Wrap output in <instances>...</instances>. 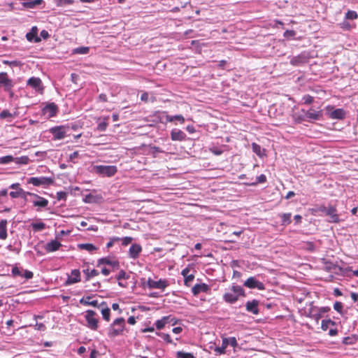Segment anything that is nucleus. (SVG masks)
I'll list each match as a JSON object with an SVG mask.
<instances>
[{"mask_svg": "<svg viewBox=\"0 0 358 358\" xmlns=\"http://www.w3.org/2000/svg\"><path fill=\"white\" fill-rule=\"evenodd\" d=\"M124 327L125 320L123 317L115 319L108 328V336L110 338H115L122 334Z\"/></svg>", "mask_w": 358, "mask_h": 358, "instance_id": "1", "label": "nucleus"}, {"mask_svg": "<svg viewBox=\"0 0 358 358\" xmlns=\"http://www.w3.org/2000/svg\"><path fill=\"white\" fill-rule=\"evenodd\" d=\"M231 291L232 292H227L223 295V299L227 303H234L238 301L239 296H245V291L241 286L233 285Z\"/></svg>", "mask_w": 358, "mask_h": 358, "instance_id": "2", "label": "nucleus"}, {"mask_svg": "<svg viewBox=\"0 0 358 358\" xmlns=\"http://www.w3.org/2000/svg\"><path fill=\"white\" fill-rule=\"evenodd\" d=\"M48 131L52 135L54 141L62 140L71 135V134H68V127L64 124L52 127Z\"/></svg>", "mask_w": 358, "mask_h": 358, "instance_id": "3", "label": "nucleus"}, {"mask_svg": "<svg viewBox=\"0 0 358 358\" xmlns=\"http://www.w3.org/2000/svg\"><path fill=\"white\" fill-rule=\"evenodd\" d=\"M27 184H31L36 187H48L54 183V179L50 177H31L27 180Z\"/></svg>", "mask_w": 358, "mask_h": 358, "instance_id": "4", "label": "nucleus"}, {"mask_svg": "<svg viewBox=\"0 0 358 358\" xmlns=\"http://www.w3.org/2000/svg\"><path fill=\"white\" fill-rule=\"evenodd\" d=\"M341 214L338 213L336 205L329 204L328 210L326 213L327 221L329 223H340L344 220L341 217Z\"/></svg>", "mask_w": 358, "mask_h": 358, "instance_id": "5", "label": "nucleus"}, {"mask_svg": "<svg viewBox=\"0 0 358 358\" xmlns=\"http://www.w3.org/2000/svg\"><path fill=\"white\" fill-rule=\"evenodd\" d=\"M85 320L87 322V327L93 330L96 331L98 329L99 318L95 311L92 310H87L85 315Z\"/></svg>", "mask_w": 358, "mask_h": 358, "instance_id": "6", "label": "nucleus"}, {"mask_svg": "<svg viewBox=\"0 0 358 358\" xmlns=\"http://www.w3.org/2000/svg\"><path fill=\"white\" fill-rule=\"evenodd\" d=\"M94 169L96 173L108 177L114 176L117 171V169L115 166L99 165L95 166Z\"/></svg>", "mask_w": 358, "mask_h": 358, "instance_id": "7", "label": "nucleus"}, {"mask_svg": "<svg viewBox=\"0 0 358 358\" xmlns=\"http://www.w3.org/2000/svg\"><path fill=\"white\" fill-rule=\"evenodd\" d=\"M59 111V108L54 102L48 103L45 106L42 108V114L47 115V118L55 117Z\"/></svg>", "mask_w": 358, "mask_h": 358, "instance_id": "8", "label": "nucleus"}, {"mask_svg": "<svg viewBox=\"0 0 358 358\" xmlns=\"http://www.w3.org/2000/svg\"><path fill=\"white\" fill-rule=\"evenodd\" d=\"M301 111L305 114L307 120L309 122H311L312 120H320L323 117V113L322 110L317 111L312 108L308 110L302 109Z\"/></svg>", "mask_w": 358, "mask_h": 358, "instance_id": "9", "label": "nucleus"}, {"mask_svg": "<svg viewBox=\"0 0 358 358\" xmlns=\"http://www.w3.org/2000/svg\"><path fill=\"white\" fill-rule=\"evenodd\" d=\"M243 285L250 289L263 290L265 289L263 282L259 281L255 277H250L243 283Z\"/></svg>", "mask_w": 358, "mask_h": 358, "instance_id": "10", "label": "nucleus"}, {"mask_svg": "<svg viewBox=\"0 0 358 358\" xmlns=\"http://www.w3.org/2000/svg\"><path fill=\"white\" fill-rule=\"evenodd\" d=\"M147 285L150 289H160L164 290L169 284L166 280L159 279L158 281H155L151 278H148Z\"/></svg>", "mask_w": 358, "mask_h": 358, "instance_id": "11", "label": "nucleus"}, {"mask_svg": "<svg viewBox=\"0 0 358 358\" xmlns=\"http://www.w3.org/2000/svg\"><path fill=\"white\" fill-rule=\"evenodd\" d=\"M27 85L28 86H30L34 90H35L36 92L42 93L43 91V87L42 85V81L39 78L37 77H31L30 78L27 82Z\"/></svg>", "mask_w": 358, "mask_h": 358, "instance_id": "12", "label": "nucleus"}, {"mask_svg": "<svg viewBox=\"0 0 358 358\" xmlns=\"http://www.w3.org/2000/svg\"><path fill=\"white\" fill-rule=\"evenodd\" d=\"M0 85H3L4 90L7 92L10 91L13 87V80L8 77L7 73L5 72L0 73Z\"/></svg>", "mask_w": 358, "mask_h": 358, "instance_id": "13", "label": "nucleus"}, {"mask_svg": "<svg viewBox=\"0 0 358 358\" xmlns=\"http://www.w3.org/2000/svg\"><path fill=\"white\" fill-rule=\"evenodd\" d=\"M171 138L173 141H182L186 139V134L179 129H173L171 131Z\"/></svg>", "mask_w": 358, "mask_h": 358, "instance_id": "14", "label": "nucleus"}, {"mask_svg": "<svg viewBox=\"0 0 358 358\" xmlns=\"http://www.w3.org/2000/svg\"><path fill=\"white\" fill-rule=\"evenodd\" d=\"M71 275L69 276L67 280L65 281L64 285L66 286L71 285L72 284L78 282L80 281V272L78 269H73L71 271Z\"/></svg>", "mask_w": 358, "mask_h": 358, "instance_id": "15", "label": "nucleus"}, {"mask_svg": "<svg viewBox=\"0 0 358 358\" xmlns=\"http://www.w3.org/2000/svg\"><path fill=\"white\" fill-rule=\"evenodd\" d=\"M210 289V287L205 283L196 284L192 288V292L194 296H197L201 292L208 293Z\"/></svg>", "mask_w": 358, "mask_h": 358, "instance_id": "16", "label": "nucleus"}, {"mask_svg": "<svg viewBox=\"0 0 358 358\" xmlns=\"http://www.w3.org/2000/svg\"><path fill=\"white\" fill-rule=\"evenodd\" d=\"M142 251V247L139 244H132L129 250V256L131 259H137Z\"/></svg>", "mask_w": 358, "mask_h": 358, "instance_id": "17", "label": "nucleus"}, {"mask_svg": "<svg viewBox=\"0 0 358 358\" xmlns=\"http://www.w3.org/2000/svg\"><path fill=\"white\" fill-rule=\"evenodd\" d=\"M101 264H106L111 266L113 269H118L120 267V263L118 261L110 260L108 257L101 258L98 260L97 266Z\"/></svg>", "mask_w": 358, "mask_h": 358, "instance_id": "18", "label": "nucleus"}, {"mask_svg": "<svg viewBox=\"0 0 358 358\" xmlns=\"http://www.w3.org/2000/svg\"><path fill=\"white\" fill-rule=\"evenodd\" d=\"M38 29L36 27H33L29 32L26 34V38L29 42L38 43L41 41V38L37 36Z\"/></svg>", "mask_w": 358, "mask_h": 358, "instance_id": "19", "label": "nucleus"}, {"mask_svg": "<svg viewBox=\"0 0 358 358\" xmlns=\"http://www.w3.org/2000/svg\"><path fill=\"white\" fill-rule=\"evenodd\" d=\"M259 301L257 300L248 301L245 304V308L247 311L252 313L255 315H257L259 313L258 308Z\"/></svg>", "mask_w": 358, "mask_h": 358, "instance_id": "20", "label": "nucleus"}, {"mask_svg": "<svg viewBox=\"0 0 358 358\" xmlns=\"http://www.w3.org/2000/svg\"><path fill=\"white\" fill-rule=\"evenodd\" d=\"M62 244L57 240H52L48 242L45 245V249L47 252H55L59 249Z\"/></svg>", "mask_w": 358, "mask_h": 358, "instance_id": "21", "label": "nucleus"}, {"mask_svg": "<svg viewBox=\"0 0 358 358\" xmlns=\"http://www.w3.org/2000/svg\"><path fill=\"white\" fill-rule=\"evenodd\" d=\"M346 113L343 108H337L329 113V117L334 120H343L345 117Z\"/></svg>", "mask_w": 358, "mask_h": 358, "instance_id": "22", "label": "nucleus"}, {"mask_svg": "<svg viewBox=\"0 0 358 358\" xmlns=\"http://www.w3.org/2000/svg\"><path fill=\"white\" fill-rule=\"evenodd\" d=\"M315 308H316V307L313 308L311 310H313ZM317 313L312 314L310 316V317L315 320L316 321H318L322 317L323 314L328 313L331 310V308L328 306L317 308Z\"/></svg>", "mask_w": 358, "mask_h": 358, "instance_id": "23", "label": "nucleus"}, {"mask_svg": "<svg viewBox=\"0 0 358 358\" xmlns=\"http://www.w3.org/2000/svg\"><path fill=\"white\" fill-rule=\"evenodd\" d=\"M99 308H101V312L103 318L107 322H108L110 320V310L108 307L106 302H101L99 306Z\"/></svg>", "mask_w": 358, "mask_h": 358, "instance_id": "24", "label": "nucleus"}, {"mask_svg": "<svg viewBox=\"0 0 358 358\" xmlns=\"http://www.w3.org/2000/svg\"><path fill=\"white\" fill-rule=\"evenodd\" d=\"M92 296H87L86 297H83L80 299L79 302L80 304L84 306H92L93 307L99 308L100 303H98V301H90L92 299Z\"/></svg>", "mask_w": 358, "mask_h": 358, "instance_id": "25", "label": "nucleus"}, {"mask_svg": "<svg viewBox=\"0 0 358 358\" xmlns=\"http://www.w3.org/2000/svg\"><path fill=\"white\" fill-rule=\"evenodd\" d=\"M189 269L186 268L183 269L181 272V274L184 277V283L186 286L189 287L190 286V283L193 281L194 278V275L192 274H189Z\"/></svg>", "mask_w": 358, "mask_h": 358, "instance_id": "26", "label": "nucleus"}, {"mask_svg": "<svg viewBox=\"0 0 358 358\" xmlns=\"http://www.w3.org/2000/svg\"><path fill=\"white\" fill-rule=\"evenodd\" d=\"M34 198H38V200H35L33 201V204L34 206H37L39 208H45L48 206L49 201L48 199L38 195L35 194Z\"/></svg>", "mask_w": 358, "mask_h": 358, "instance_id": "27", "label": "nucleus"}, {"mask_svg": "<svg viewBox=\"0 0 358 358\" xmlns=\"http://www.w3.org/2000/svg\"><path fill=\"white\" fill-rule=\"evenodd\" d=\"M167 113L166 111H156L153 117H155L154 121L159 122L161 123H166Z\"/></svg>", "mask_w": 358, "mask_h": 358, "instance_id": "28", "label": "nucleus"}, {"mask_svg": "<svg viewBox=\"0 0 358 358\" xmlns=\"http://www.w3.org/2000/svg\"><path fill=\"white\" fill-rule=\"evenodd\" d=\"M7 220L0 221V239L5 240L7 238Z\"/></svg>", "mask_w": 358, "mask_h": 358, "instance_id": "29", "label": "nucleus"}, {"mask_svg": "<svg viewBox=\"0 0 358 358\" xmlns=\"http://www.w3.org/2000/svg\"><path fill=\"white\" fill-rule=\"evenodd\" d=\"M43 3V0H24L22 5L25 8H34L41 5Z\"/></svg>", "mask_w": 358, "mask_h": 358, "instance_id": "30", "label": "nucleus"}, {"mask_svg": "<svg viewBox=\"0 0 358 358\" xmlns=\"http://www.w3.org/2000/svg\"><path fill=\"white\" fill-rule=\"evenodd\" d=\"M306 61V59L305 57L302 55H298L296 57H294L290 60V64L293 66H301L302 64H304Z\"/></svg>", "mask_w": 358, "mask_h": 358, "instance_id": "31", "label": "nucleus"}, {"mask_svg": "<svg viewBox=\"0 0 358 358\" xmlns=\"http://www.w3.org/2000/svg\"><path fill=\"white\" fill-rule=\"evenodd\" d=\"M173 121H178L180 123L185 122V117L182 115H169L167 114L166 122H172Z\"/></svg>", "mask_w": 358, "mask_h": 358, "instance_id": "32", "label": "nucleus"}, {"mask_svg": "<svg viewBox=\"0 0 358 358\" xmlns=\"http://www.w3.org/2000/svg\"><path fill=\"white\" fill-rule=\"evenodd\" d=\"M266 182V177L264 174H261L260 176H257L256 178V180L250 183H245L248 186H256L257 184L259 183H264Z\"/></svg>", "mask_w": 358, "mask_h": 358, "instance_id": "33", "label": "nucleus"}, {"mask_svg": "<svg viewBox=\"0 0 358 358\" xmlns=\"http://www.w3.org/2000/svg\"><path fill=\"white\" fill-rule=\"evenodd\" d=\"M78 246V248L81 250H85L89 252H93L97 249L96 247L92 243H81Z\"/></svg>", "mask_w": 358, "mask_h": 358, "instance_id": "34", "label": "nucleus"}, {"mask_svg": "<svg viewBox=\"0 0 358 358\" xmlns=\"http://www.w3.org/2000/svg\"><path fill=\"white\" fill-rule=\"evenodd\" d=\"M336 322L331 320V319L323 320L322 321L321 328L323 331H327L329 329V325L335 326Z\"/></svg>", "mask_w": 358, "mask_h": 358, "instance_id": "35", "label": "nucleus"}, {"mask_svg": "<svg viewBox=\"0 0 358 358\" xmlns=\"http://www.w3.org/2000/svg\"><path fill=\"white\" fill-rule=\"evenodd\" d=\"M83 273L86 275V278H85L86 280H89L91 278L99 275V271L95 269H92L91 271H90L88 268L84 269Z\"/></svg>", "mask_w": 358, "mask_h": 358, "instance_id": "36", "label": "nucleus"}, {"mask_svg": "<svg viewBox=\"0 0 358 358\" xmlns=\"http://www.w3.org/2000/svg\"><path fill=\"white\" fill-rule=\"evenodd\" d=\"M292 214L290 213H283L280 215L282 224L287 225L291 223Z\"/></svg>", "mask_w": 358, "mask_h": 358, "instance_id": "37", "label": "nucleus"}, {"mask_svg": "<svg viewBox=\"0 0 358 358\" xmlns=\"http://www.w3.org/2000/svg\"><path fill=\"white\" fill-rule=\"evenodd\" d=\"M108 119V117H104L103 120L100 122L96 127V130L99 131H104L106 130V128L108 125V123L107 122V120Z\"/></svg>", "mask_w": 358, "mask_h": 358, "instance_id": "38", "label": "nucleus"}, {"mask_svg": "<svg viewBox=\"0 0 358 358\" xmlns=\"http://www.w3.org/2000/svg\"><path fill=\"white\" fill-rule=\"evenodd\" d=\"M176 358H195V357L192 353L190 352L178 351L176 355Z\"/></svg>", "mask_w": 358, "mask_h": 358, "instance_id": "39", "label": "nucleus"}, {"mask_svg": "<svg viewBox=\"0 0 358 358\" xmlns=\"http://www.w3.org/2000/svg\"><path fill=\"white\" fill-rule=\"evenodd\" d=\"M83 201L86 203H96L97 201V197L92 194H88L83 198Z\"/></svg>", "mask_w": 358, "mask_h": 358, "instance_id": "40", "label": "nucleus"}, {"mask_svg": "<svg viewBox=\"0 0 358 358\" xmlns=\"http://www.w3.org/2000/svg\"><path fill=\"white\" fill-rule=\"evenodd\" d=\"M14 162L17 164H27L29 162V159L27 156L14 157Z\"/></svg>", "mask_w": 358, "mask_h": 358, "instance_id": "41", "label": "nucleus"}, {"mask_svg": "<svg viewBox=\"0 0 358 358\" xmlns=\"http://www.w3.org/2000/svg\"><path fill=\"white\" fill-rule=\"evenodd\" d=\"M327 210H328V206H325V205L317 206L315 208L313 209V210L315 213H322V215H324V216H326Z\"/></svg>", "mask_w": 358, "mask_h": 358, "instance_id": "42", "label": "nucleus"}, {"mask_svg": "<svg viewBox=\"0 0 358 358\" xmlns=\"http://www.w3.org/2000/svg\"><path fill=\"white\" fill-rule=\"evenodd\" d=\"M31 226L34 231H40L45 228V224L42 222L38 223H31Z\"/></svg>", "mask_w": 358, "mask_h": 358, "instance_id": "43", "label": "nucleus"}, {"mask_svg": "<svg viewBox=\"0 0 358 358\" xmlns=\"http://www.w3.org/2000/svg\"><path fill=\"white\" fill-rule=\"evenodd\" d=\"M15 159L11 155H7L0 157V164H7L10 163L11 162H14Z\"/></svg>", "mask_w": 358, "mask_h": 358, "instance_id": "44", "label": "nucleus"}, {"mask_svg": "<svg viewBox=\"0 0 358 358\" xmlns=\"http://www.w3.org/2000/svg\"><path fill=\"white\" fill-rule=\"evenodd\" d=\"M252 151L258 156L259 157H262V149L261 148V146L258 144H257L256 143H252Z\"/></svg>", "mask_w": 358, "mask_h": 358, "instance_id": "45", "label": "nucleus"}, {"mask_svg": "<svg viewBox=\"0 0 358 358\" xmlns=\"http://www.w3.org/2000/svg\"><path fill=\"white\" fill-rule=\"evenodd\" d=\"M64 126L68 127V134H71V131H72V130L76 131L77 129H78L80 128V126L76 122L68 123L66 124H64Z\"/></svg>", "mask_w": 358, "mask_h": 358, "instance_id": "46", "label": "nucleus"}, {"mask_svg": "<svg viewBox=\"0 0 358 358\" xmlns=\"http://www.w3.org/2000/svg\"><path fill=\"white\" fill-rule=\"evenodd\" d=\"M358 17V15L356 11L348 10L345 13V18L348 20H355Z\"/></svg>", "mask_w": 358, "mask_h": 358, "instance_id": "47", "label": "nucleus"}, {"mask_svg": "<svg viewBox=\"0 0 358 358\" xmlns=\"http://www.w3.org/2000/svg\"><path fill=\"white\" fill-rule=\"evenodd\" d=\"M57 6H64L73 3V0H55Z\"/></svg>", "mask_w": 358, "mask_h": 358, "instance_id": "48", "label": "nucleus"}, {"mask_svg": "<svg viewBox=\"0 0 358 358\" xmlns=\"http://www.w3.org/2000/svg\"><path fill=\"white\" fill-rule=\"evenodd\" d=\"M90 48L88 47H79L74 50V52L80 55L87 54Z\"/></svg>", "mask_w": 358, "mask_h": 358, "instance_id": "49", "label": "nucleus"}, {"mask_svg": "<svg viewBox=\"0 0 358 358\" xmlns=\"http://www.w3.org/2000/svg\"><path fill=\"white\" fill-rule=\"evenodd\" d=\"M302 100H303L304 104L310 105L313 102L314 98L309 94H305L303 96Z\"/></svg>", "mask_w": 358, "mask_h": 358, "instance_id": "50", "label": "nucleus"}, {"mask_svg": "<svg viewBox=\"0 0 358 358\" xmlns=\"http://www.w3.org/2000/svg\"><path fill=\"white\" fill-rule=\"evenodd\" d=\"M129 275L127 274L124 270H121L119 273L116 275V279L120 281L122 279H129Z\"/></svg>", "mask_w": 358, "mask_h": 358, "instance_id": "51", "label": "nucleus"}, {"mask_svg": "<svg viewBox=\"0 0 358 358\" xmlns=\"http://www.w3.org/2000/svg\"><path fill=\"white\" fill-rule=\"evenodd\" d=\"M35 194H36L35 193H32L30 192H26V191L23 190L22 189H20V197L24 200H27V196H31L34 197Z\"/></svg>", "mask_w": 358, "mask_h": 358, "instance_id": "52", "label": "nucleus"}, {"mask_svg": "<svg viewBox=\"0 0 358 358\" xmlns=\"http://www.w3.org/2000/svg\"><path fill=\"white\" fill-rule=\"evenodd\" d=\"M334 308L335 310H336L338 313L343 314V305L340 301H336L334 304Z\"/></svg>", "mask_w": 358, "mask_h": 358, "instance_id": "53", "label": "nucleus"}, {"mask_svg": "<svg viewBox=\"0 0 358 358\" xmlns=\"http://www.w3.org/2000/svg\"><path fill=\"white\" fill-rule=\"evenodd\" d=\"M23 269H20L17 266H14L12 268V274L13 276H22Z\"/></svg>", "mask_w": 358, "mask_h": 358, "instance_id": "54", "label": "nucleus"}, {"mask_svg": "<svg viewBox=\"0 0 358 358\" xmlns=\"http://www.w3.org/2000/svg\"><path fill=\"white\" fill-rule=\"evenodd\" d=\"M157 334L160 336L168 343H173V341L171 340L169 334L164 333H157Z\"/></svg>", "mask_w": 358, "mask_h": 358, "instance_id": "55", "label": "nucleus"}, {"mask_svg": "<svg viewBox=\"0 0 358 358\" xmlns=\"http://www.w3.org/2000/svg\"><path fill=\"white\" fill-rule=\"evenodd\" d=\"M12 117L13 115L8 110H3L0 113V119H6Z\"/></svg>", "mask_w": 358, "mask_h": 358, "instance_id": "56", "label": "nucleus"}, {"mask_svg": "<svg viewBox=\"0 0 358 358\" xmlns=\"http://www.w3.org/2000/svg\"><path fill=\"white\" fill-rule=\"evenodd\" d=\"M67 193L65 192H58L57 193V199L59 201L64 200L65 201L66 199Z\"/></svg>", "mask_w": 358, "mask_h": 358, "instance_id": "57", "label": "nucleus"}, {"mask_svg": "<svg viewBox=\"0 0 358 358\" xmlns=\"http://www.w3.org/2000/svg\"><path fill=\"white\" fill-rule=\"evenodd\" d=\"M33 276H34V274L30 271L25 270V271H23V272H22V277H24L27 280L31 279L33 278Z\"/></svg>", "mask_w": 358, "mask_h": 358, "instance_id": "58", "label": "nucleus"}, {"mask_svg": "<svg viewBox=\"0 0 358 358\" xmlns=\"http://www.w3.org/2000/svg\"><path fill=\"white\" fill-rule=\"evenodd\" d=\"M229 345L231 346L236 348L238 346V343L235 337H229L228 338Z\"/></svg>", "mask_w": 358, "mask_h": 358, "instance_id": "59", "label": "nucleus"}, {"mask_svg": "<svg viewBox=\"0 0 358 358\" xmlns=\"http://www.w3.org/2000/svg\"><path fill=\"white\" fill-rule=\"evenodd\" d=\"M133 241V238L131 237L126 236L122 238V244L124 246L130 244L131 241Z\"/></svg>", "mask_w": 358, "mask_h": 358, "instance_id": "60", "label": "nucleus"}, {"mask_svg": "<svg viewBox=\"0 0 358 358\" xmlns=\"http://www.w3.org/2000/svg\"><path fill=\"white\" fill-rule=\"evenodd\" d=\"M156 328L159 330L162 329L164 327V322L161 320H158L155 322Z\"/></svg>", "mask_w": 358, "mask_h": 358, "instance_id": "61", "label": "nucleus"}, {"mask_svg": "<svg viewBox=\"0 0 358 358\" xmlns=\"http://www.w3.org/2000/svg\"><path fill=\"white\" fill-rule=\"evenodd\" d=\"M210 150L212 153L217 156L221 155L223 153V150L217 148H210Z\"/></svg>", "mask_w": 358, "mask_h": 358, "instance_id": "62", "label": "nucleus"}, {"mask_svg": "<svg viewBox=\"0 0 358 358\" xmlns=\"http://www.w3.org/2000/svg\"><path fill=\"white\" fill-rule=\"evenodd\" d=\"M174 320V317H172L171 315L164 316L162 318V320L164 322L166 325L168 323L171 322Z\"/></svg>", "mask_w": 358, "mask_h": 358, "instance_id": "63", "label": "nucleus"}, {"mask_svg": "<svg viewBox=\"0 0 358 358\" xmlns=\"http://www.w3.org/2000/svg\"><path fill=\"white\" fill-rule=\"evenodd\" d=\"M215 351L219 355H223L226 352V348L224 347H216Z\"/></svg>", "mask_w": 358, "mask_h": 358, "instance_id": "64", "label": "nucleus"}]
</instances>
